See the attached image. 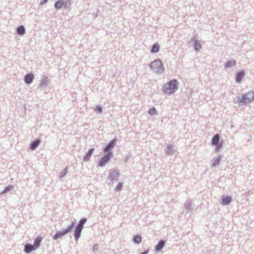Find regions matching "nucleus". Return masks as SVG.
<instances>
[{
    "label": "nucleus",
    "instance_id": "1",
    "mask_svg": "<svg viewBox=\"0 0 254 254\" xmlns=\"http://www.w3.org/2000/svg\"><path fill=\"white\" fill-rule=\"evenodd\" d=\"M177 89V81L176 80H172L164 86L163 91L165 93L170 94L174 93Z\"/></svg>",
    "mask_w": 254,
    "mask_h": 254
},
{
    "label": "nucleus",
    "instance_id": "25",
    "mask_svg": "<svg viewBox=\"0 0 254 254\" xmlns=\"http://www.w3.org/2000/svg\"><path fill=\"white\" fill-rule=\"evenodd\" d=\"M96 111L97 112L101 113L102 112V108L100 107H97L96 108Z\"/></svg>",
    "mask_w": 254,
    "mask_h": 254
},
{
    "label": "nucleus",
    "instance_id": "8",
    "mask_svg": "<svg viewBox=\"0 0 254 254\" xmlns=\"http://www.w3.org/2000/svg\"><path fill=\"white\" fill-rule=\"evenodd\" d=\"M93 151H94L93 148L90 149L88 150V151L85 154V156L83 158V161L84 162H86L89 160V158H90V156H91V155L92 154Z\"/></svg>",
    "mask_w": 254,
    "mask_h": 254
},
{
    "label": "nucleus",
    "instance_id": "24",
    "mask_svg": "<svg viewBox=\"0 0 254 254\" xmlns=\"http://www.w3.org/2000/svg\"><path fill=\"white\" fill-rule=\"evenodd\" d=\"M123 184L121 183L118 184L116 188V190L117 191H120L122 190Z\"/></svg>",
    "mask_w": 254,
    "mask_h": 254
},
{
    "label": "nucleus",
    "instance_id": "21",
    "mask_svg": "<svg viewBox=\"0 0 254 254\" xmlns=\"http://www.w3.org/2000/svg\"><path fill=\"white\" fill-rule=\"evenodd\" d=\"M86 222V219L85 218H83V219H81L78 225L77 226V227L83 229V225L85 224V223Z\"/></svg>",
    "mask_w": 254,
    "mask_h": 254
},
{
    "label": "nucleus",
    "instance_id": "23",
    "mask_svg": "<svg viewBox=\"0 0 254 254\" xmlns=\"http://www.w3.org/2000/svg\"><path fill=\"white\" fill-rule=\"evenodd\" d=\"M148 113L149 114L153 115L156 114L157 111H156V109H155V108L153 107L149 110Z\"/></svg>",
    "mask_w": 254,
    "mask_h": 254
},
{
    "label": "nucleus",
    "instance_id": "11",
    "mask_svg": "<svg viewBox=\"0 0 254 254\" xmlns=\"http://www.w3.org/2000/svg\"><path fill=\"white\" fill-rule=\"evenodd\" d=\"M82 228L77 227L75 229L74 232L75 239L77 240L80 236V233L82 231Z\"/></svg>",
    "mask_w": 254,
    "mask_h": 254
},
{
    "label": "nucleus",
    "instance_id": "3",
    "mask_svg": "<svg viewBox=\"0 0 254 254\" xmlns=\"http://www.w3.org/2000/svg\"><path fill=\"white\" fill-rule=\"evenodd\" d=\"M150 66L152 70L157 73L162 72L164 70L162 63L159 60L152 62Z\"/></svg>",
    "mask_w": 254,
    "mask_h": 254
},
{
    "label": "nucleus",
    "instance_id": "20",
    "mask_svg": "<svg viewBox=\"0 0 254 254\" xmlns=\"http://www.w3.org/2000/svg\"><path fill=\"white\" fill-rule=\"evenodd\" d=\"M133 241L135 243L137 244H139L141 242V238L139 235H136L134 236L133 238Z\"/></svg>",
    "mask_w": 254,
    "mask_h": 254
},
{
    "label": "nucleus",
    "instance_id": "16",
    "mask_svg": "<svg viewBox=\"0 0 254 254\" xmlns=\"http://www.w3.org/2000/svg\"><path fill=\"white\" fill-rule=\"evenodd\" d=\"M25 28L23 26H20L18 27L17 32L19 35H22L25 33Z\"/></svg>",
    "mask_w": 254,
    "mask_h": 254
},
{
    "label": "nucleus",
    "instance_id": "4",
    "mask_svg": "<svg viewBox=\"0 0 254 254\" xmlns=\"http://www.w3.org/2000/svg\"><path fill=\"white\" fill-rule=\"evenodd\" d=\"M254 100V93L249 92L248 94L243 95L242 98L240 99L239 103L245 104L246 103L251 102Z\"/></svg>",
    "mask_w": 254,
    "mask_h": 254
},
{
    "label": "nucleus",
    "instance_id": "7",
    "mask_svg": "<svg viewBox=\"0 0 254 254\" xmlns=\"http://www.w3.org/2000/svg\"><path fill=\"white\" fill-rule=\"evenodd\" d=\"M34 79V75L31 74H27L24 77V81L27 84L31 83Z\"/></svg>",
    "mask_w": 254,
    "mask_h": 254
},
{
    "label": "nucleus",
    "instance_id": "14",
    "mask_svg": "<svg viewBox=\"0 0 254 254\" xmlns=\"http://www.w3.org/2000/svg\"><path fill=\"white\" fill-rule=\"evenodd\" d=\"M219 141V135L216 134L212 139V144L213 145H217Z\"/></svg>",
    "mask_w": 254,
    "mask_h": 254
},
{
    "label": "nucleus",
    "instance_id": "26",
    "mask_svg": "<svg viewBox=\"0 0 254 254\" xmlns=\"http://www.w3.org/2000/svg\"><path fill=\"white\" fill-rule=\"evenodd\" d=\"M11 187H10V188H8V187H7V188H6L5 189V190H10V189H11Z\"/></svg>",
    "mask_w": 254,
    "mask_h": 254
},
{
    "label": "nucleus",
    "instance_id": "6",
    "mask_svg": "<svg viewBox=\"0 0 254 254\" xmlns=\"http://www.w3.org/2000/svg\"><path fill=\"white\" fill-rule=\"evenodd\" d=\"M111 153H109L107 155H104L103 157L101 158V160L99 162V166L102 167L104 166L110 160V157L111 156Z\"/></svg>",
    "mask_w": 254,
    "mask_h": 254
},
{
    "label": "nucleus",
    "instance_id": "15",
    "mask_svg": "<svg viewBox=\"0 0 254 254\" xmlns=\"http://www.w3.org/2000/svg\"><path fill=\"white\" fill-rule=\"evenodd\" d=\"M231 201V197L230 196H226L224 197L222 200L223 204H228Z\"/></svg>",
    "mask_w": 254,
    "mask_h": 254
},
{
    "label": "nucleus",
    "instance_id": "2",
    "mask_svg": "<svg viewBox=\"0 0 254 254\" xmlns=\"http://www.w3.org/2000/svg\"><path fill=\"white\" fill-rule=\"evenodd\" d=\"M42 241V238L40 237H37L35 240L34 245H31L29 244H26L25 245L24 251L26 253H29L31 252L36 250L39 248L41 242Z\"/></svg>",
    "mask_w": 254,
    "mask_h": 254
},
{
    "label": "nucleus",
    "instance_id": "19",
    "mask_svg": "<svg viewBox=\"0 0 254 254\" xmlns=\"http://www.w3.org/2000/svg\"><path fill=\"white\" fill-rule=\"evenodd\" d=\"M40 143V141L38 140H35L34 142L32 143L31 144V149L33 150L36 148L37 146H38L39 144Z\"/></svg>",
    "mask_w": 254,
    "mask_h": 254
},
{
    "label": "nucleus",
    "instance_id": "10",
    "mask_svg": "<svg viewBox=\"0 0 254 254\" xmlns=\"http://www.w3.org/2000/svg\"><path fill=\"white\" fill-rule=\"evenodd\" d=\"M116 142V140L114 139L109 144L108 146H107L105 149L104 151L105 152H107L110 151L111 149H112L114 147V144Z\"/></svg>",
    "mask_w": 254,
    "mask_h": 254
},
{
    "label": "nucleus",
    "instance_id": "17",
    "mask_svg": "<svg viewBox=\"0 0 254 254\" xmlns=\"http://www.w3.org/2000/svg\"><path fill=\"white\" fill-rule=\"evenodd\" d=\"M64 1L62 0H60L56 2V3L55 4V6L56 8L59 9V8H62V6L64 5Z\"/></svg>",
    "mask_w": 254,
    "mask_h": 254
},
{
    "label": "nucleus",
    "instance_id": "5",
    "mask_svg": "<svg viewBox=\"0 0 254 254\" xmlns=\"http://www.w3.org/2000/svg\"><path fill=\"white\" fill-rule=\"evenodd\" d=\"M72 228L71 226L69 227L68 228L62 231H58L54 236V239L55 240H57L59 238H61L62 237L64 236L67 233H68L69 231H70Z\"/></svg>",
    "mask_w": 254,
    "mask_h": 254
},
{
    "label": "nucleus",
    "instance_id": "27",
    "mask_svg": "<svg viewBox=\"0 0 254 254\" xmlns=\"http://www.w3.org/2000/svg\"><path fill=\"white\" fill-rule=\"evenodd\" d=\"M147 252H143L142 254H147Z\"/></svg>",
    "mask_w": 254,
    "mask_h": 254
},
{
    "label": "nucleus",
    "instance_id": "28",
    "mask_svg": "<svg viewBox=\"0 0 254 254\" xmlns=\"http://www.w3.org/2000/svg\"><path fill=\"white\" fill-rule=\"evenodd\" d=\"M47 0H44V3L46 2H47Z\"/></svg>",
    "mask_w": 254,
    "mask_h": 254
},
{
    "label": "nucleus",
    "instance_id": "13",
    "mask_svg": "<svg viewBox=\"0 0 254 254\" xmlns=\"http://www.w3.org/2000/svg\"><path fill=\"white\" fill-rule=\"evenodd\" d=\"M160 49V46L158 43L154 44L151 49L152 53H157Z\"/></svg>",
    "mask_w": 254,
    "mask_h": 254
},
{
    "label": "nucleus",
    "instance_id": "18",
    "mask_svg": "<svg viewBox=\"0 0 254 254\" xmlns=\"http://www.w3.org/2000/svg\"><path fill=\"white\" fill-rule=\"evenodd\" d=\"M236 62L234 60L229 61L227 62L225 64V67L227 68L230 66H233L235 65Z\"/></svg>",
    "mask_w": 254,
    "mask_h": 254
},
{
    "label": "nucleus",
    "instance_id": "9",
    "mask_svg": "<svg viewBox=\"0 0 254 254\" xmlns=\"http://www.w3.org/2000/svg\"><path fill=\"white\" fill-rule=\"evenodd\" d=\"M165 242L163 240L160 241L156 247V250L157 251H161L165 246Z\"/></svg>",
    "mask_w": 254,
    "mask_h": 254
},
{
    "label": "nucleus",
    "instance_id": "12",
    "mask_svg": "<svg viewBox=\"0 0 254 254\" xmlns=\"http://www.w3.org/2000/svg\"><path fill=\"white\" fill-rule=\"evenodd\" d=\"M245 75L244 71L239 72L236 76V80L237 82H240Z\"/></svg>",
    "mask_w": 254,
    "mask_h": 254
},
{
    "label": "nucleus",
    "instance_id": "22",
    "mask_svg": "<svg viewBox=\"0 0 254 254\" xmlns=\"http://www.w3.org/2000/svg\"><path fill=\"white\" fill-rule=\"evenodd\" d=\"M193 46H194V48L196 51L199 50L201 48V45H200V44L198 43L196 41L194 43V44Z\"/></svg>",
    "mask_w": 254,
    "mask_h": 254
}]
</instances>
